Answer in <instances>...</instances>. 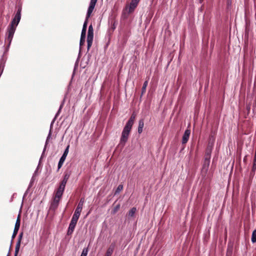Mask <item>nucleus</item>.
<instances>
[{"instance_id":"obj_28","label":"nucleus","mask_w":256,"mask_h":256,"mask_svg":"<svg viewBox=\"0 0 256 256\" xmlns=\"http://www.w3.org/2000/svg\"><path fill=\"white\" fill-rule=\"evenodd\" d=\"M88 250L86 248H84L83 250L81 256H86L88 254Z\"/></svg>"},{"instance_id":"obj_22","label":"nucleus","mask_w":256,"mask_h":256,"mask_svg":"<svg viewBox=\"0 0 256 256\" xmlns=\"http://www.w3.org/2000/svg\"><path fill=\"white\" fill-rule=\"evenodd\" d=\"M80 212H74V213L72 216V218L78 220L80 216Z\"/></svg>"},{"instance_id":"obj_34","label":"nucleus","mask_w":256,"mask_h":256,"mask_svg":"<svg viewBox=\"0 0 256 256\" xmlns=\"http://www.w3.org/2000/svg\"><path fill=\"white\" fill-rule=\"evenodd\" d=\"M4 68V66H2V65L0 66V76L2 74V72H3Z\"/></svg>"},{"instance_id":"obj_6","label":"nucleus","mask_w":256,"mask_h":256,"mask_svg":"<svg viewBox=\"0 0 256 256\" xmlns=\"http://www.w3.org/2000/svg\"><path fill=\"white\" fill-rule=\"evenodd\" d=\"M16 30V28L14 25L10 24L8 28V34L6 38V40L10 44L12 42L14 34Z\"/></svg>"},{"instance_id":"obj_2","label":"nucleus","mask_w":256,"mask_h":256,"mask_svg":"<svg viewBox=\"0 0 256 256\" xmlns=\"http://www.w3.org/2000/svg\"><path fill=\"white\" fill-rule=\"evenodd\" d=\"M98 0H90V6L88 10L87 14H86V20L84 24L83 27H82V30H86V26H87V23H88V20L92 12H93V10L95 7L96 4V3Z\"/></svg>"},{"instance_id":"obj_3","label":"nucleus","mask_w":256,"mask_h":256,"mask_svg":"<svg viewBox=\"0 0 256 256\" xmlns=\"http://www.w3.org/2000/svg\"><path fill=\"white\" fill-rule=\"evenodd\" d=\"M94 38V30L92 24L88 27V33L87 36V43L88 50L92 46Z\"/></svg>"},{"instance_id":"obj_9","label":"nucleus","mask_w":256,"mask_h":256,"mask_svg":"<svg viewBox=\"0 0 256 256\" xmlns=\"http://www.w3.org/2000/svg\"><path fill=\"white\" fill-rule=\"evenodd\" d=\"M190 130H186L184 133V134L182 136V144H186L187 142L188 138H189V136H190Z\"/></svg>"},{"instance_id":"obj_16","label":"nucleus","mask_w":256,"mask_h":256,"mask_svg":"<svg viewBox=\"0 0 256 256\" xmlns=\"http://www.w3.org/2000/svg\"><path fill=\"white\" fill-rule=\"evenodd\" d=\"M114 251V246H110L106 250V254H105L106 256H112V254Z\"/></svg>"},{"instance_id":"obj_7","label":"nucleus","mask_w":256,"mask_h":256,"mask_svg":"<svg viewBox=\"0 0 256 256\" xmlns=\"http://www.w3.org/2000/svg\"><path fill=\"white\" fill-rule=\"evenodd\" d=\"M21 10H22L21 8H19L18 9V10L14 18L12 20L11 22V24L14 26V24H15V20H16V26H18V23L20 21V18H21V14H20Z\"/></svg>"},{"instance_id":"obj_38","label":"nucleus","mask_w":256,"mask_h":256,"mask_svg":"<svg viewBox=\"0 0 256 256\" xmlns=\"http://www.w3.org/2000/svg\"><path fill=\"white\" fill-rule=\"evenodd\" d=\"M16 20H15V24H14V26H15V28H16Z\"/></svg>"},{"instance_id":"obj_29","label":"nucleus","mask_w":256,"mask_h":256,"mask_svg":"<svg viewBox=\"0 0 256 256\" xmlns=\"http://www.w3.org/2000/svg\"><path fill=\"white\" fill-rule=\"evenodd\" d=\"M120 208V204L116 206L113 210V214L116 213L117 212V211L119 210Z\"/></svg>"},{"instance_id":"obj_23","label":"nucleus","mask_w":256,"mask_h":256,"mask_svg":"<svg viewBox=\"0 0 256 256\" xmlns=\"http://www.w3.org/2000/svg\"><path fill=\"white\" fill-rule=\"evenodd\" d=\"M256 170V160H254L253 161V164H252V173H254Z\"/></svg>"},{"instance_id":"obj_12","label":"nucleus","mask_w":256,"mask_h":256,"mask_svg":"<svg viewBox=\"0 0 256 256\" xmlns=\"http://www.w3.org/2000/svg\"><path fill=\"white\" fill-rule=\"evenodd\" d=\"M76 225L72 224H70L68 228V230L67 234L68 235H70L73 232L74 228H75Z\"/></svg>"},{"instance_id":"obj_26","label":"nucleus","mask_w":256,"mask_h":256,"mask_svg":"<svg viewBox=\"0 0 256 256\" xmlns=\"http://www.w3.org/2000/svg\"><path fill=\"white\" fill-rule=\"evenodd\" d=\"M82 206H83L78 204L76 210H75V212H81L82 209Z\"/></svg>"},{"instance_id":"obj_4","label":"nucleus","mask_w":256,"mask_h":256,"mask_svg":"<svg viewBox=\"0 0 256 256\" xmlns=\"http://www.w3.org/2000/svg\"><path fill=\"white\" fill-rule=\"evenodd\" d=\"M140 0H132L130 4L125 8V10L128 14L132 12L136 8Z\"/></svg>"},{"instance_id":"obj_1","label":"nucleus","mask_w":256,"mask_h":256,"mask_svg":"<svg viewBox=\"0 0 256 256\" xmlns=\"http://www.w3.org/2000/svg\"><path fill=\"white\" fill-rule=\"evenodd\" d=\"M136 118V115L132 114L124 128L120 138L118 146L122 148L128 140L129 134Z\"/></svg>"},{"instance_id":"obj_19","label":"nucleus","mask_w":256,"mask_h":256,"mask_svg":"<svg viewBox=\"0 0 256 256\" xmlns=\"http://www.w3.org/2000/svg\"><path fill=\"white\" fill-rule=\"evenodd\" d=\"M136 212V208H132L128 212V216L132 217L134 216L135 212Z\"/></svg>"},{"instance_id":"obj_24","label":"nucleus","mask_w":256,"mask_h":256,"mask_svg":"<svg viewBox=\"0 0 256 256\" xmlns=\"http://www.w3.org/2000/svg\"><path fill=\"white\" fill-rule=\"evenodd\" d=\"M122 189H123L122 185H121V184L119 185L116 190V194L119 193L121 190H122Z\"/></svg>"},{"instance_id":"obj_37","label":"nucleus","mask_w":256,"mask_h":256,"mask_svg":"<svg viewBox=\"0 0 256 256\" xmlns=\"http://www.w3.org/2000/svg\"><path fill=\"white\" fill-rule=\"evenodd\" d=\"M254 160H256V152H255Z\"/></svg>"},{"instance_id":"obj_27","label":"nucleus","mask_w":256,"mask_h":256,"mask_svg":"<svg viewBox=\"0 0 256 256\" xmlns=\"http://www.w3.org/2000/svg\"><path fill=\"white\" fill-rule=\"evenodd\" d=\"M78 220L72 217V218L71 220L70 224H74L76 226Z\"/></svg>"},{"instance_id":"obj_13","label":"nucleus","mask_w":256,"mask_h":256,"mask_svg":"<svg viewBox=\"0 0 256 256\" xmlns=\"http://www.w3.org/2000/svg\"><path fill=\"white\" fill-rule=\"evenodd\" d=\"M69 176H70L69 174H66L64 175V180L60 184V185L65 188L66 184V182H67V181H68V179L69 178Z\"/></svg>"},{"instance_id":"obj_31","label":"nucleus","mask_w":256,"mask_h":256,"mask_svg":"<svg viewBox=\"0 0 256 256\" xmlns=\"http://www.w3.org/2000/svg\"><path fill=\"white\" fill-rule=\"evenodd\" d=\"M84 42H85V38H80V46H82L84 44Z\"/></svg>"},{"instance_id":"obj_39","label":"nucleus","mask_w":256,"mask_h":256,"mask_svg":"<svg viewBox=\"0 0 256 256\" xmlns=\"http://www.w3.org/2000/svg\"><path fill=\"white\" fill-rule=\"evenodd\" d=\"M200 1H202V0H200Z\"/></svg>"},{"instance_id":"obj_30","label":"nucleus","mask_w":256,"mask_h":256,"mask_svg":"<svg viewBox=\"0 0 256 256\" xmlns=\"http://www.w3.org/2000/svg\"><path fill=\"white\" fill-rule=\"evenodd\" d=\"M86 34V30H82L80 38H85Z\"/></svg>"},{"instance_id":"obj_36","label":"nucleus","mask_w":256,"mask_h":256,"mask_svg":"<svg viewBox=\"0 0 256 256\" xmlns=\"http://www.w3.org/2000/svg\"><path fill=\"white\" fill-rule=\"evenodd\" d=\"M22 233H21L19 236H18V240H20V242H21V240H22Z\"/></svg>"},{"instance_id":"obj_32","label":"nucleus","mask_w":256,"mask_h":256,"mask_svg":"<svg viewBox=\"0 0 256 256\" xmlns=\"http://www.w3.org/2000/svg\"><path fill=\"white\" fill-rule=\"evenodd\" d=\"M18 230H14V232H13V234L12 236V238H15V236H16V235L18 233Z\"/></svg>"},{"instance_id":"obj_25","label":"nucleus","mask_w":256,"mask_h":256,"mask_svg":"<svg viewBox=\"0 0 256 256\" xmlns=\"http://www.w3.org/2000/svg\"><path fill=\"white\" fill-rule=\"evenodd\" d=\"M69 148H70V146H68L64 150V152L62 154V156H67V155L68 153V150H69Z\"/></svg>"},{"instance_id":"obj_14","label":"nucleus","mask_w":256,"mask_h":256,"mask_svg":"<svg viewBox=\"0 0 256 256\" xmlns=\"http://www.w3.org/2000/svg\"><path fill=\"white\" fill-rule=\"evenodd\" d=\"M66 156H62L58 164V169H60L62 166L64 162L66 160Z\"/></svg>"},{"instance_id":"obj_5","label":"nucleus","mask_w":256,"mask_h":256,"mask_svg":"<svg viewBox=\"0 0 256 256\" xmlns=\"http://www.w3.org/2000/svg\"><path fill=\"white\" fill-rule=\"evenodd\" d=\"M64 188V187L60 185L59 188L56 193V196L54 200V202H56V204L58 203L60 200L62 195Z\"/></svg>"},{"instance_id":"obj_15","label":"nucleus","mask_w":256,"mask_h":256,"mask_svg":"<svg viewBox=\"0 0 256 256\" xmlns=\"http://www.w3.org/2000/svg\"><path fill=\"white\" fill-rule=\"evenodd\" d=\"M20 216L18 215L15 224V226L14 230H18L20 226Z\"/></svg>"},{"instance_id":"obj_11","label":"nucleus","mask_w":256,"mask_h":256,"mask_svg":"<svg viewBox=\"0 0 256 256\" xmlns=\"http://www.w3.org/2000/svg\"><path fill=\"white\" fill-rule=\"evenodd\" d=\"M144 126V122L142 120H140L138 122V132L140 134L142 132V129Z\"/></svg>"},{"instance_id":"obj_8","label":"nucleus","mask_w":256,"mask_h":256,"mask_svg":"<svg viewBox=\"0 0 256 256\" xmlns=\"http://www.w3.org/2000/svg\"><path fill=\"white\" fill-rule=\"evenodd\" d=\"M209 165L210 160L208 159L207 160V158H205L202 168V171L203 172L206 173L208 169Z\"/></svg>"},{"instance_id":"obj_10","label":"nucleus","mask_w":256,"mask_h":256,"mask_svg":"<svg viewBox=\"0 0 256 256\" xmlns=\"http://www.w3.org/2000/svg\"><path fill=\"white\" fill-rule=\"evenodd\" d=\"M215 141V138L214 136H210L209 138L207 148L210 149L213 148V146L214 145Z\"/></svg>"},{"instance_id":"obj_21","label":"nucleus","mask_w":256,"mask_h":256,"mask_svg":"<svg viewBox=\"0 0 256 256\" xmlns=\"http://www.w3.org/2000/svg\"><path fill=\"white\" fill-rule=\"evenodd\" d=\"M252 242L254 243L256 242V230H254L252 234Z\"/></svg>"},{"instance_id":"obj_33","label":"nucleus","mask_w":256,"mask_h":256,"mask_svg":"<svg viewBox=\"0 0 256 256\" xmlns=\"http://www.w3.org/2000/svg\"><path fill=\"white\" fill-rule=\"evenodd\" d=\"M84 203V198H82L80 200V202H79L78 204L82 206H83Z\"/></svg>"},{"instance_id":"obj_17","label":"nucleus","mask_w":256,"mask_h":256,"mask_svg":"<svg viewBox=\"0 0 256 256\" xmlns=\"http://www.w3.org/2000/svg\"><path fill=\"white\" fill-rule=\"evenodd\" d=\"M212 150V149H210L208 148H206V158H207V160L208 159L210 160Z\"/></svg>"},{"instance_id":"obj_18","label":"nucleus","mask_w":256,"mask_h":256,"mask_svg":"<svg viewBox=\"0 0 256 256\" xmlns=\"http://www.w3.org/2000/svg\"><path fill=\"white\" fill-rule=\"evenodd\" d=\"M148 84V80L145 81L144 82V84H143V86L142 88V94H143L144 93H145Z\"/></svg>"},{"instance_id":"obj_20","label":"nucleus","mask_w":256,"mask_h":256,"mask_svg":"<svg viewBox=\"0 0 256 256\" xmlns=\"http://www.w3.org/2000/svg\"><path fill=\"white\" fill-rule=\"evenodd\" d=\"M20 240H18L17 243H16V248H15V256H16L18 251H19V250H20Z\"/></svg>"},{"instance_id":"obj_35","label":"nucleus","mask_w":256,"mask_h":256,"mask_svg":"<svg viewBox=\"0 0 256 256\" xmlns=\"http://www.w3.org/2000/svg\"><path fill=\"white\" fill-rule=\"evenodd\" d=\"M50 132L48 137L47 138L44 148H46V145L47 144V143H48V139L50 138Z\"/></svg>"}]
</instances>
